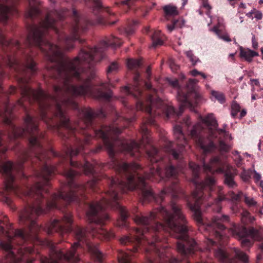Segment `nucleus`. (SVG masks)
I'll list each match as a JSON object with an SVG mask.
<instances>
[{"label":"nucleus","mask_w":263,"mask_h":263,"mask_svg":"<svg viewBox=\"0 0 263 263\" xmlns=\"http://www.w3.org/2000/svg\"><path fill=\"white\" fill-rule=\"evenodd\" d=\"M54 16L59 19L64 17L61 12L57 11L49 13L45 20L39 26H33L31 28L27 36V42L30 45L39 46L45 52L48 59L54 62L49 68L56 72L62 82V86H55V95L51 96L43 90L31 89L27 84V81L25 78H18L17 81L20 84L22 97L28 101L34 99L39 102L40 116L43 120H45V110L49 107L50 102H52L55 105V116L60 118L63 126L68 128L69 120L65 116L62 105L74 106L76 104L71 99L67 98V95H88L95 98L107 100L111 97V93L110 92H105L109 87V83H101L100 87L95 88L96 92H93L95 88L92 87L90 82L95 78V74L91 72L88 74L82 69L84 66L90 67L99 60L103 51L102 47L82 50L74 60L66 61L63 59L62 50L60 48L43 39L47 29L53 27Z\"/></svg>","instance_id":"1"},{"label":"nucleus","mask_w":263,"mask_h":263,"mask_svg":"<svg viewBox=\"0 0 263 263\" xmlns=\"http://www.w3.org/2000/svg\"><path fill=\"white\" fill-rule=\"evenodd\" d=\"M172 213L169 212L165 208L160 207L158 212L162 217L164 225L161 223H155V219L157 217L155 213H151L148 217L142 215H136L134 218L135 222L142 228H137L134 231L133 237L124 236L120 239L122 245L134 244L133 250L129 253L120 251L118 254L119 263H131L130 253L137 250V245H143L145 243L148 245L149 248L145 249L148 252L152 250L157 253L160 257H163L162 253L159 248L160 242L155 238L153 232L164 230L173 233L176 238L180 239L177 244V251L182 254L188 255L193 253L196 248V243L193 239L189 238L186 233L187 231V221L179 205L174 201L170 205Z\"/></svg>","instance_id":"2"},{"label":"nucleus","mask_w":263,"mask_h":263,"mask_svg":"<svg viewBox=\"0 0 263 263\" xmlns=\"http://www.w3.org/2000/svg\"><path fill=\"white\" fill-rule=\"evenodd\" d=\"M115 167L120 173L125 174V181L119 178L110 179L109 190L105 193V197L100 201L91 203L87 213L89 222L100 227L104 224V220L108 219V215L102 212L107 207L109 206H115L119 209L122 220V223H119V226L121 227L125 225V220L128 215L125 208L120 205L118 202L119 196L115 192L116 189L119 188L124 191L126 189L133 190L137 187L141 191L143 198L145 200H149L155 197L151 189L147 185L145 180L150 179L153 181V177L158 176L163 178V175L161 168H158L155 171L151 170L149 174L145 175L144 177H141L136 173L140 166L135 163L127 164L117 162L115 164Z\"/></svg>","instance_id":"3"},{"label":"nucleus","mask_w":263,"mask_h":263,"mask_svg":"<svg viewBox=\"0 0 263 263\" xmlns=\"http://www.w3.org/2000/svg\"><path fill=\"white\" fill-rule=\"evenodd\" d=\"M190 168L192 171L193 178L192 181L195 184L196 190L193 192L191 199L187 200V204L191 209L194 211V217L199 225L200 231L205 230L209 232L211 235H214L218 240V244L212 240V238H207L206 250H210L212 247H216L214 255L220 262L222 263H238V260L243 263H248V257L245 253L238 249L234 248L233 252L234 257L230 258L221 248L227 238L222 232L225 228L223 223L229 221L228 215L218 214L214 216L210 223L205 224L200 211V202L202 199V190L206 189L212 190L215 184V179L212 177H207L204 181L199 182L198 178L200 168L198 165L193 162L190 163Z\"/></svg>","instance_id":"4"},{"label":"nucleus","mask_w":263,"mask_h":263,"mask_svg":"<svg viewBox=\"0 0 263 263\" xmlns=\"http://www.w3.org/2000/svg\"><path fill=\"white\" fill-rule=\"evenodd\" d=\"M54 171V167L47 165L44 166L42 173L39 176L40 181L26 193L28 196H33L35 201L22 212L20 216V222L28 225L30 231L37 228L35 222L37 216L46 212L48 210L58 208V204L62 201L69 202L77 200L78 196L81 195L86 187L85 186L78 185L72 181L76 175L74 171H67L64 174L69 179L68 183V192L60 191L58 193L54 194L51 199L47 201L46 209H44L42 205L43 193L47 191V187L49 185V177Z\"/></svg>","instance_id":"5"},{"label":"nucleus","mask_w":263,"mask_h":263,"mask_svg":"<svg viewBox=\"0 0 263 263\" xmlns=\"http://www.w3.org/2000/svg\"><path fill=\"white\" fill-rule=\"evenodd\" d=\"M90 229V230H89L87 228H82L77 226L74 229V233L78 242H75L72 246L71 250L66 254H65L57 249L53 244H51V249L52 254L50 258H45L42 260V262L58 263V259L63 258L71 263H77L79 259L77 255L76 254V250L84 243H86L90 253L96 257L97 260L101 261L102 255L98 247L96 246L90 245L87 242L88 234L90 233L92 236L98 235L99 238L110 239L114 237V233L111 231H107L100 228L97 230L93 228H91Z\"/></svg>","instance_id":"6"},{"label":"nucleus","mask_w":263,"mask_h":263,"mask_svg":"<svg viewBox=\"0 0 263 263\" xmlns=\"http://www.w3.org/2000/svg\"><path fill=\"white\" fill-rule=\"evenodd\" d=\"M202 123L209 127V137L206 138L201 135L202 127L201 123L195 125L191 130L190 136L194 138L197 145L202 150L204 154L210 153L216 148L212 141V139L219 135L218 149L221 153H227L232 148V145L228 143L229 140L232 138L229 132L224 129H218V124L213 114H209L204 118L200 117Z\"/></svg>","instance_id":"7"},{"label":"nucleus","mask_w":263,"mask_h":263,"mask_svg":"<svg viewBox=\"0 0 263 263\" xmlns=\"http://www.w3.org/2000/svg\"><path fill=\"white\" fill-rule=\"evenodd\" d=\"M4 237L9 242H0V246L6 251V262L3 263H17L22 259L23 256L28 253H31L33 249L31 247H26L19 244L17 248H12L10 243H15L18 241L21 243L26 241L29 238V234L21 230L5 231L3 227L0 226V238Z\"/></svg>","instance_id":"8"},{"label":"nucleus","mask_w":263,"mask_h":263,"mask_svg":"<svg viewBox=\"0 0 263 263\" xmlns=\"http://www.w3.org/2000/svg\"><path fill=\"white\" fill-rule=\"evenodd\" d=\"M167 81L173 87L178 88L177 99L181 104L179 107L180 113L182 112L184 107L192 108L194 105L189 96L191 93V95L195 98V104L198 103L200 95L196 91V84L198 81L196 79H191L184 88H180L179 86L178 82L176 79L167 78Z\"/></svg>","instance_id":"9"},{"label":"nucleus","mask_w":263,"mask_h":263,"mask_svg":"<svg viewBox=\"0 0 263 263\" xmlns=\"http://www.w3.org/2000/svg\"><path fill=\"white\" fill-rule=\"evenodd\" d=\"M203 168L204 171L211 174L221 173L224 172L225 168H227L224 174L225 183L230 187L235 186L236 184L233 179V175L236 174L235 170L223 162L219 157L212 158L209 164H206L203 162Z\"/></svg>","instance_id":"10"},{"label":"nucleus","mask_w":263,"mask_h":263,"mask_svg":"<svg viewBox=\"0 0 263 263\" xmlns=\"http://www.w3.org/2000/svg\"><path fill=\"white\" fill-rule=\"evenodd\" d=\"M230 231L234 237L241 239V243L243 247H249L251 245L252 241L250 238L257 240L263 239V227L258 229L250 228L247 230L243 226L233 224Z\"/></svg>","instance_id":"11"},{"label":"nucleus","mask_w":263,"mask_h":263,"mask_svg":"<svg viewBox=\"0 0 263 263\" xmlns=\"http://www.w3.org/2000/svg\"><path fill=\"white\" fill-rule=\"evenodd\" d=\"M161 108L165 111L166 116L169 117L174 112V109L167 102L162 101L160 99L157 98L156 96L149 95L144 103L142 101H138L136 104V108L138 110L144 109L149 114H156L155 107Z\"/></svg>","instance_id":"12"},{"label":"nucleus","mask_w":263,"mask_h":263,"mask_svg":"<svg viewBox=\"0 0 263 263\" xmlns=\"http://www.w3.org/2000/svg\"><path fill=\"white\" fill-rule=\"evenodd\" d=\"M181 172V168L179 165L177 168H175L172 164H169L165 167L164 175L166 178L172 179L171 185L167 189H164L161 192L158 197L156 198L157 201L162 200L165 196L168 195L170 194L173 197L177 196V193L179 191V187L178 185V180L177 178V175Z\"/></svg>","instance_id":"13"},{"label":"nucleus","mask_w":263,"mask_h":263,"mask_svg":"<svg viewBox=\"0 0 263 263\" xmlns=\"http://www.w3.org/2000/svg\"><path fill=\"white\" fill-rule=\"evenodd\" d=\"M120 133L121 130L115 126L103 127L101 129L96 131V136L103 139L105 147L110 157L114 156L115 152L113 135Z\"/></svg>","instance_id":"14"},{"label":"nucleus","mask_w":263,"mask_h":263,"mask_svg":"<svg viewBox=\"0 0 263 263\" xmlns=\"http://www.w3.org/2000/svg\"><path fill=\"white\" fill-rule=\"evenodd\" d=\"M23 161H20L15 164H13L10 161L4 162L0 165V171L5 175V186L7 190L15 191V185L13 184L14 177L13 172L19 171L21 170Z\"/></svg>","instance_id":"15"},{"label":"nucleus","mask_w":263,"mask_h":263,"mask_svg":"<svg viewBox=\"0 0 263 263\" xmlns=\"http://www.w3.org/2000/svg\"><path fill=\"white\" fill-rule=\"evenodd\" d=\"M3 61L10 67H14L15 70L18 72L27 69L33 73L36 70L35 64L30 55L26 56L24 62L20 63L12 55L8 53L7 57L5 58Z\"/></svg>","instance_id":"16"},{"label":"nucleus","mask_w":263,"mask_h":263,"mask_svg":"<svg viewBox=\"0 0 263 263\" xmlns=\"http://www.w3.org/2000/svg\"><path fill=\"white\" fill-rule=\"evenodd\" d=\"M72 15L74 24L72 27L71 34L66 37L64 41L65 48L67 50L72 48L71 43L74 40H78L80 33L85 30L83 27L84 21L79 19V15L76 10H73Z\"/></svg>","instance_id":"17"},{"label":"nucleus","mask_w":263,"mask_h":263,"mask_svg":"<svg viewBox=\"0 0 263 263\" xmlns=\"http://www.w3.org/2000/svg\"><path fill=\"white\" fill-rule=\"evenodd\" d=\"M174 133L176 139L179 141L178 142L177 145L178 148L177 150L172 148V143H170L165 148V151L172 154L174 158L178 159L181 155L183 148L186 143V139L182 132L181 127L179 125H176L174 128Z\"/></svg>","instance_id":"18"},{"label":"nucleus","mask_w":263,"mask_h":263,"mask_svg":"<svg viewBox=\"0 0 263 263\" xmlns=\"http://www.w3.org/2000/svg\"><path fill=\"white\" fill-rule=\"evenodd\" d=\"M72 222V216L70 214H66L61 219H54L48 228L47 232L51 234L53 231L57 232H67L71 231L69 227Z\"/></svg>","instance_id":"19"},{"label":"nucleus","mask_w":263,"mask_h":263,"mask_svg":"<svg viewBox=\"0 0 263 263\" xmlns=\"http://www.w3.org/2000/svg\"><path fill=\"white\" fill-rule=\"evenodd\" d=\"M25 129L18 128L14 125H12V135H9L10 138L12 139L22 136L26 132L31 134L35 131L37 129L36 119L32 118L29 115H26L25 118Z\"/></svg>","instance_id":"20"},{"label":"nucleus","mask_w":263,"mask_h":263,"mask_svg":"<svg viewBox=\"0 0 263 263\" xmlns=\"http://www.w3.org/2000/svg\"><path fill=\"white\" fill-rule=\"evenodd\" d=\"M14 10V8L9 5L7 0H0V22H6Z\"/></svg>","instance_id":"21"},{"label":"nucleus","mask_w":263,"mask_h":263,"mask_svg":"<svg viewBox=\"0 0 263 263\" xmlns=\"http://www.w3.org/2000/svg\"><path fill=\"white\" fill-rule=\"evenodd\" d=\"M122 147L124 151L129 153L132 156H136V153L139 152L140 145L134 141L130 142H122Z\"/></svg>","instance_id":"22"},{"label":"nucleus","mask_w":263,"mask_h":263,"mask_svg":"<svg viewBox=\"0 0 263 263\" xmlns=\"http://www.w3.org/2000/svg\"><path fill=\"white\" fill-rule=\"evenodd\" d=\"M140 75L138 73H136L134 77V80L135 84L133 87L132 90H131L128 87H125L124 91L125 93L129 94L132 93V95L136 98L138 97V95L141 93V90L138 86V82Z\"/></svg>","instance_id":"23"},{"label":"nucleus","mask_w":263,"mask_h":263,"mask_svg":"<svg viewBox=\"0 0 263 263\" xmlns=\"http://www.w3.org/2000/svg\"><path fill=\"white\" fill-rule=\"evenodd\" d=\"M240 57L244 59L246 61L250 62L252 60L254 57L258 56V53L255 51L251 50L248 48H243L240 46Z\"/></svg>","instance_id":"24"},{"label":"nucleus","mask_w":263,"mask_h":263,"mask_svg":"<svg viewBox=\"0 0 263 263\" xmlns=\"http://www.w3.org/2000/svg\"><path fill=\"white\" fill-rule=\"evenodd\" d=\"M39 4V0H29V9L26 13V16L29 17H33L40 13V10L37 7Z\"/></svg>","instance_id":"25"},{"label":"nucleus","mask_w":263,"mask_h":263,"mask_svg":"<svg viewBox=\"0 0 263 263\" xmlns=\"http://www.w3.org/2000/svg\"><path fill=\"white\" fill-rule=\"evenodd\" d=\"M121 44L122 43L117 37L112 36L108 38L106 41H103L101 43V46L104 48H106L108 46L115 48L121 46Z\"/></svg>","instance_id":"26"},{"label":"nucleus","mask_w":263,"mask_h":263,"mask_svg":"<svg viewBox=\"0 0 263 263\" xmlns=\"http://www.w3.org/2000/svg\"><path fill=\"white\" fill-rule=\"evenodd\" d=\"M218 21V25L214 26L211 30L213 31L218 36L219 39H222V40L226 41V42H230L231 40L230 39L229 36L228 34L226 33L224 34H221L220 33V29L219 28L220 27V25L223 23V20L222 18H217Z\"/></svg>","instance_id":"27"},{"label":"nucleus","mask_w":263,"mask_h":263,"mask_svg":"<svg viewBox=\"0 0 263 263\" xmlns=\"http://www.w3.org/2000/svg\"><path fill=\"white\" fill-rule=\"evenodd\" d=\"M81 116L84 118V122L88 126L90 124L92 119L97 115L90 108H85L81 111Z\"/></svg>","instance_id":"28"},{"label":"nucleus","mask_w":263,"mask_h":263,"mask_svg":"<svg viewBox=\"0 0 263 263\" xmlns=\"http://www.w3.org/2000/svg\"><path fill=\"white\" fill-rule=\"evenodd\" d=\"M163 35L160 30H156L154 32L152 36V46L156 47L158 46H161L163 43Z\"/></svg>","instance_id":"29"},{"label":"nucleus","mask_w":263,"mask_h":263,"mask_svg":"<svg viewBox=\"0 0 263 263\" xmlns=\"http://www.w3.org/2000/svg\"><path fill=\"white\" fill-rule=\"evenodd\" d=\"M11 108L9 105L6 104L5 106L4 112L0 111V115L3 117L4 121L7 124H11Z\"/></svg>","instance_id":"30"},{"label":"nucleus","mask_w":263,"mask_h":263,"mask_svg":"<svg viewBox=\"0 0 263 263\" xmlns=\"http://www.w3.org/2000/svg\"><path fill=\"white\" fill-rule=\"evenodd\" d=\"M70 164L72 166H76L78 167L83 168L86 174H92L93 172V166L89 162H87L83 165L76 163L74 164L72 161L70 162Z\"/></svg>","instance_id":"31"},{"label":"nucleus","mask_w":263,"mask_h":263,"mask_svg":"<svg viewBox=\"0 0 263 263\" xmlns=\"http://www.w3.org/2000/svg\"><path fill=\"white\" fill-rule=\"evenodd\" d=\"M147 156L152 162H157L160 158L159 152L155 147H153L147 152Z\"/></svg>","instance_id":"32"},{"label":"nucleus","mask_w":263,"mask_h":263,"mask_svg":"<svg viewBox=\"0 0 263 263\" xmlns=\"http://www.w3.org/2000/svg\"><path fill=\"white\" fill-rule=\"evenodd\" d=\"M163 9L166 15L168 16H175L178 13L177 8L174 6H165Z\"/></svg>","instance_id":"33"},{"label":"nucleus","mask_w":263,"mask_h":263,"mask_svg":"<svg viewBox=\"0 0 263 263\" xmlns=\"http://www.w3.org/2000/svg\"><path fill=\"white\" fill-rule=\"evenodd\" d=\"M141 65V62L139 60H135L130 59L127 60V66L128 69L130 70L136 69L139 67Z\"/></svg>","instance_id":"34"},{"label":"nucleus","mask_w":263,"mask_h":263,"mask_svg":"<svg viewBox=\"0 0 263 263\" xmlns=\"http://www.w3.org/2000/svg\"><path fill=\"white\" fill-rule=\"evenodd\" d=\"M202 6L206 10V14L210 18V22L208 23L209 26L212 23V17L211 16V6L210 5L208 0H202Z\"/></svg>","instance_id":"35"},{"label":"nucleus","mask_w":263,"mask_h":263,"mask_svg":"<svg viewBox=\"0 0 263 263\" xmlns=\"http://www.w3.org/2000/svg\"><path fill=\"white\" fill-rule=\"evenodd\" d=\"M184 25V21L183 20H176L173 22L172 25H167V28L169 32L172 31L176 26L181 27Z\"/></svg>","instance_id":"36"},{"label":"nucleus","mask_w":263,"mask_h":263,"mask_svg":"<svg viewBox=\"0 0 263 263\" xmlns=\"http://www.w3.org/2000/svg\"><path fill=\"white\" fill-rule=\"evenodd\" d=\"M219 191L221 189L220 187H218ZM226 198L224 195L219 191L218 194V198L215 201V204L217 206V212H219L221 209L219 202L225 200Z\"/></svg>","instance_id":"37"},{"label":"nucleus","mask_w":263,"mask_h":263,"mask_svg":"<svg viewBox=\"0 0 263 263\" xmlns=\"http://www.w3.org/2000/svg\"><path fill=\"white\" fill-rule=\"evenodd\" d=\"M29 142L32 146L39 147L40 148V138L34 135H31Z\"/></svg>","instance_id":"38"},{"label":"nucleus","mask_w":263,"mask_h":263,"mask_svg":"<svg viewBox=\"0 0 263 263\" xmlns=\"http://www.w3.org/2000/svg\"><path fill=\"white\" fill-rule=\"evenodd\" d=\"M241 220L243 223H246L247 221L252 222L254 220V218L251 217L249 213L247 211H243L241 213Z\"/></svg>","instance_id":"39"},{"label":"nucleus","mask_w":263,"mask_h":263,"mask_svg":"<svg viewBox=\"0 0 263 263\" xmlns=\"http://www.w3.org/2000/svg\"><path fill=\"white\" fill-rule=\"evenodd\" d=\"M138 24L137 21H133L132 22L128 25V26L125 28V32L127 35H130L134 32V25Z\"/></svg>","instance_id":"40"},{"label":"nucleus","mask_w":263,"mask_h":263,"mask_svg":"<svg viewBox=\"0 0 263 263\" xmlns=\"http://www.w3.org/2000/svg\"><path fill=\"white\" fill-rule=\"evenodd\" d=\"M252 173H254L253 178L255 180V181L259 184V185L263 189V181L261 180V175L258 173L255 170H253Z\"/></svg>","instance_id":"41"},{"label":"nucleus","mask_w":263,"mask_h":263,"mask_svg":"<svg viewBox=\"0 0 263 263\" xmlns=\"http://www.w3.org/2000/svg\"><path fill=\"white\" fill-rule=\"evenodd\" d=\"M211 95L213 97H214L217 100L219 101L220 103L223 102L224 96L222 93L216 91H212Z\"/></svg>","instance_id":"42"},{"label":"nucleus","mask_w":263,"mask_h":263,"mask_svg":"<svg viewBox=\"0 0 263 263\" xmlns=\"http://www.w3.org/2000/svg\"><path fill=\"white\" fill-rule=\"evenodd\" d=\"M185 54L192 64L195 65L198 61V59L193 54L191 51H186Z\"/></svg>","instance_id":"43"},{"label":"nucleus","mask_w":263,"mask_h":263,"mask_svg":"<svg viewBox=\"0 0 263 263\" xmlns=\"http://www.w3.org/2000/svg\"><path fill=\"white\" fill-rule=\"evenodd\" d=\"M119 65L116 62H114L108 66L107 72L110 73L116 72L119 69Z\"/></svg>","instance_id":"44"},{"label":"nucleus","mask_w":263,"mask_h":263,"mask_svg":"<svg viewBox=\"0 0 263 263\" xmlns=\"http://www.w3.org/2000/svg\"><path fill=\"white\" fill-rule=\"evenodd\" d=\"M240 107L239 105L236 102H233L232 104V115L235 117L237 114L238 112L240 111Z\"/></svg>","instance_id":"45"},{"label":"nucleus","mask_w":263,"mask_h":263,"mask_svg":"<svg viewBox=\"0 0 263 263\" xmlns=\"http://www.w3.org/2000/svg\"><path fill=\"white\" fill-rule=\"evenodd\" d=\"M252 173V171H246L244 170L241 174V177L245 181H247L251 177V174Z\"/></svg>","instance_id":"46"},{"label":"nucleus","mask_w":263,"mask_h":263,"mask_svg":"<svg viewBox=\"0 0 263 263\" xmlns=\"http://www.w3.org/2000/svg\"><path fill=\"white\" fill-rule=\"evenodd\" d=\"M244 197L245 201L248 205L253 206L256 204V202L252 198L248 197L246 195H244Z\"/></svg>","instance_id":"47"},{"label":"nucleus","mask_w":263,"mask_h":263,"mask_svg":"<svg viewBox=\"0 0 263 263\" xmlns=\"http://www.w3.org/2000/svg\"><path fill=\"white\" fill-rule=\"evenodd\" d=\"M93 3V11L95 12L96 10H98L101 8V4L99 0H90Z\"/></svg>","instance_id":"48"},{"label":"nucleus","mask_w":263,"mask_h":263,"mask_svg":"<svg viewBox=\"0 0 263 263\" xmlns=\"http://www.w3.org/2000/svg\"><path fill=\"white\" fill-rule=\"evenodd\" d=\"M79 151L80 150L78 149H73L71 148H69L66 152V155L70 157L74 156L79 153Z\"/></svg>","instance_id":"49"},{"label":"nucleus","mask_w":263,"mask_h":263,"mask_svg":"<svg viewBox=\"0 0 263 263\" xmlns=\"http://www.w3.org/2000/svg\"><path fill=\"white\" fill-rule=\"evenodd\" d=\"M169 65L172 71H174L178 68V66L175 63L174 60L173 59H170L169 60Z\"/></svg>","instance_id":"50"},{"label":"nucleus","mask_w":263,"mask_h":263,"mask_svg":"<svg viewBox=\"0 0 263 263\" xmlns=\"http://www.w3.org/2000/svg\"><path fill=\"white\" fill-rule=\"evenodd\" d=\"M242 196H243V195L241 192H239L238 194H234L233 193L232 194L231 198L233 201H238L241 198Z\"/></svg>","instance_id":"51"},{"label":"nucleus","mask_w":263,"mask_h":263,"mask_svg":"<svg viewBox=\"0 0 263 263\" xmlns=\"http://www.w3.org/2000/svg\"><path fill=\"white\" fill-rule=\"evenodd\" d=\"M233 155L236 156V158H235V161L236 162L237 165L238 166H239L241 165V158L240 156L239 155V153L238 151H235L233 152Z\"/></svg>","instance_id":"52"},{"label":"nucleus","mask_w":263,"mask_h":263,"mask_svg":"<svg viewBox=\"0 0 263 263\" xmlns=\"http://www.w3.org/2000/svg\"><path fill=\"white\" fill-rule=\"evenodd\" d=\"M245 8H246L245 5L242 3H240L239 6V7H238V13H246V11H245Z\"/></svg>","instance_id":"53"},{"label":"nucleus","mask_w":263,"mask_h":263,"mask_svg":"<svg viewBox=\"0 0 263 263\" xmlns=\"http://www.w3.org/2000/svg\"><path fill=\"white\" fill-rule=\"evenodd\" d=\"M254 17L257 20H261L262 17V13L259 11H256L255 10L254 11Z\"/></svg>","instance_id":"54"},{"label":"nucleus","mask_w":263,"mask_h":263,"mask_svg":"<svg viewBox=\"0 0 263 263\" xmlns=\"http://www.w3.org/2000/svg\"><path fill=\"white\" fill-rule=\"evenodd\" d=\"M252 47L254 49H257L258 47V43L255 40V35H253L252 37Z\"/></svg>","instance_id":"55"},{"label":"nucleus","mask_w":263,"mask_h":263,"mask_svg":"<svg viewBox=\"0 0 263 263\" xmlns=\"http://www.w3.org/2000/svg\"><path fill=\"white\" fill-rule=\"evenodd\" d=\"M251 85L253 86V88H252V91H254V85L259 86V82L257 79H251Z\"/></svg>","instance_id":"56"},{"label":"nucleus","mask_w":263,"mask_h":263,"mask_svg":"<svg viewBox=\"0 0 263 263\" xmlns=\"http://www.w3.org/2000/svg\"><path fill=\"white\" fill-rule=\"evenodd\" d=\"M135 1V0H124L122 2V4L129 6Z\"/></svg>","instance_id":"57"},{"label":"nucleus","mask_w":263,"mask_h":263,"mask_svg":"<svg viewBox=\"0 0 263 263\" xmlns=\"http://www.w3.org/2000/svg\"><path fill=\"white\" fill-rule=\"evenodd\" d=\"M240 0H228L230 5H231L233 7H235V5Z\"/></svg>","instance_id":"58"},{"label":"nucleus","mask_w":263,"mask_h":263,"mask_svg":"<svg viewBox=\"0 0 263 263\" xmlns=\"http://www.w3.org/2000/svg\"><path fill=\"white\" fill-rule=\"evenodd\" d=\"M183 122L184 124H185L186 126H189L191 123L190 118L189 117H186L185 119H184Z\"/></svg>","instance_id":"59"},{"label":"nucleus","mask_w":263,"mask_h":263,"mask_svg":"<svg viewBox=\"0 0 263 263\" xmlns=\"http://www.w3.org/2000/svg\"><path fill=\"white\" fill-rule=\"evenodd\" d=\"M200 72L198 71V70L194 69L191 71V73L193 76H196L198 74H200Z\"/></svg>","instance_id":"60"},{"label":"nucleus","mask_w":263,"mask_h":263,"mask_svg":"<svg viewBox=\"0 0 263 263\" xmlns=\"http://www.w3.org/2000/svg\"><path fill=\"white\" fill-rule=\"evenodd\" d=\"M151 69L149 67H148L147 68L146 71V77H147V79L149 78V77H151Z\"/></svg>","instance_id":"61"},{"label":"nucleus","mask_w":263,"mask_h":263,"mask_svg":"<svg viewBox=\"0 0 263 263\" xmlns=\"http://www.w3.org/2000/svg\"><path fill=\"white\" fill-rule=\"evenodd\" d=\"M254 11H255V9H253L252 10H251V11L249 12H247L246 11V15L249 17H251L252 16V14L253 13H254Z\"/></svg>","instance_id":"62"},{"label":"nucleus","mask_w":263,"mask_h":263,"mask_svg":"<svg viewBox=\"0 0 263 263\" xmlns=\"http://www.w3.org/2000/svg\"><path fill=\"white\" fill-rule=\"evenodd\" d=\"M95 183H96V181L93 180L91 181L90 182H88L87 186H89L90 187H93Z\"/></svg>","instance_id":"63"},{"label":"nucleus","mask_w":263,"mask_h":263,"mask_svg":"<svg viewBox=\"0 0 263 263\" xmlns=\"http://www.w3.org/2000/svg\"><path fill=\"white\" fill-rule=\"evenodd\" d=\"M170 263H179V261L175 258H172L170 260Z\"/></svg>","instance_id":"64"}]
</instances>
